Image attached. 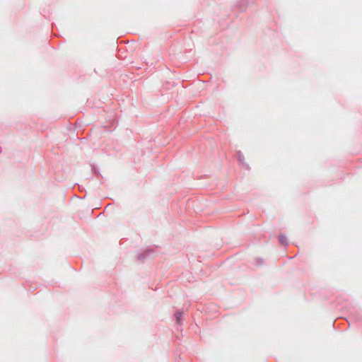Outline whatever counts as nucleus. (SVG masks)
<instances>
[{
  "mask_svg": "<svg viewBox=\"0 0 362 362\" xmlns=\"http://www.w3.org/2000/svg\"><path fill=\"white\" fill-rule=\"evenodd\" d=\"M279 241L281 243H285V238L283 236V235H280L279 237Z\"/></svg>",
  "mask_w": 362,
  "mask_h": 362,
  "instance_id": "f257e3e1",
  "label": "nucleus"
},
{
  "mask_svg": "<svg viewBox=\"0 0 362 362\" xmlns=\"http://www.w3.org/2000/svg\"><path fill=\"white\" fill-rule=\"evenodd\" d=\"M181 314L179 313H177L175 314V316H176V318H177V320L179 321V319H180V317Z\"/></svg>",
  "mask_w": 362,
  "mask_h": 362,
  "instance_id": "f03ea898",
  "label": "nucleus"
}]
</instances>
